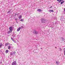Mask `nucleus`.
<instances>
[{
	"label": "nucleus",
	"instance_id": "nucleus-1",
	"mask_svg": "<svg viewBox=\"0 0 65 65\" xmlns=\"http://www.w3.org/2000/svg\"><path fill=\"white\" fill-rule=\"evenodd\" d=\"M41 21L42 23H44L46 22V20L44 18H42L41 19Z\"/></svg>",
	"mask_w": 65,
	"mask_h": 65
},
{
	"label": "nucleus",
	"instance_id": "nucleus-2",
	"mask_svg": "<svg viewBox=\"0 0 65 65\" xmlns=\"http://www.w3.org/2000/svg\"><path fill=\"white\" fill-rule=\"evenodd\" d=\"M17 62L14 61L12 63V65H16Z\"/></svg>",
	"mask_w": 65,
	"mask_h": 65
},
{
	"label": "nucleus",
	"instance_id": "nucleus-3",
	"mask_svg": "<svg viewBox=\"0 0 65 65\" xmlns=\"http://www.w3.org/2000/svg\"><path fill=\"white\" fill-rule=\"evenodd\" d=\"M33 33L34 34H38V31L35 30V31H34Z\"/></svg>",
	"mask_w": 65,
	"mask_h": 65
},
{
	"label": "nucleus",
	"instance_id": "nucleus-4",
	"mask_svg": "<svg viewBox=\"0 0 65 65\" xmlns=\"http://www.w3.org/2000/svg\"><path fill=\"white\" fill-rule=\"evenodd\" d=\"M9 29L10 31H11V32H12V27H10L9 28Z\"/></svg>",
	"mask_w": 65,
	"mask_h": 65
},
{
	"label": "nucleus",
	"instance_id": "nucleus-5",
	"mask_svg": "<svg viewBox=\"0 0 65 65\" xmlns=\"http://www.w3.org/2000/svg\"><path fill=\"white\" fill-rule=\"evenodd\" d=\"M57 0V1H58V2L59 3H60L61 2V1H64V0Z\"/></svg>",
	"mask_w": 65,
	"mask_h": 65
},
{
	"label": "nucleus",
	"instance_id": "nucleus-6",
	"mask_svg": "<svg viewBox=\"0 0 65 65\" xmlns=\"http://www.w3.org/2000/svg\"><path fill=\"white\" fill-rule=\"evenodd\" d=\"M20 29H21V27H19L17 29V31H19L20 30Z\"/></svg>",
	"mask_w": 65,
	"mask_h": 65
},
{
	"label": "nucleus",
	"instance_id": "nucleus-7",
	"mask_svg": "<svg viewBox=\"0 0 65 65\" xmlns=\"http://www.w3.org/2000/svg\"><path fill=\"white\" fill-rule=\"evenodd\" d=\"M56 63L58 65L59 64V62L58 61H56Z\"/></svg>",
	"mask_w": 65,
	"mask_h": 65
},
{
	"label": "nucleus",
	"instance_id": "nucleus-8",
	"mask_svg": "<svg viewBox=\"0 0 65 65\" xmlns=\"http://www.w3.org/2000/svg\"><path fill=\"white\" fill-rule=\"evenodd\" d=\"M11 32V31L9 30L8 31V34H10Z\"/></svg>",
	"mask_w": 65,
	"mask_h": 65
},
{
	"label": "nucleus",
	"instance_id": "nucleus-9",
	"mask_svg": "<svg viewBox=\"0 0 65 65\" xmlns=\"http://www.w3.org/2000/svg\"><path fill=\"white\" fill-rule=\"evenodd\" d=\"M9 44V43H6L5 44V46H7L8 45V44Z\"/></svg>",
	"mask_w": 65,
	"mask_h": 65
},
{
	"label": "nucleus",
	"instance_id": "nucleus-10",
	"mask_svg": "<svg viewBox=\"0 0 65 65\" xmlns=\"http://www.w3.org/2000/svg\"><path fill=\"white\" fill-rule=\"evenodd\" d=\"M37 11H38L39 12L41 11V10L40 9H39L37 10Z\"/></svg>",
	"mask_w": 65,
	"mask_h": 65
},
{
	"label": "nucleus",
	"instance_id": "nucleus-11",
	"mask_svg": "<svg viewBox=\"0 0 65 65\" xmlns=\"http://www.w3.org/2000/svg\"><path fill=\"white\" fill-rule=\"evenodd\" d=\"M22 16L21 15L19 17V18L20 19H21L22 18Z\"/></svg>",
	"mask_w": 65,
	"mask_h": 65
},
{
	"label": "nucleus",
	"instance_id": "nucleus-12",
	"mask_svg": "<svg viewBox=\"0 0 65 65\" xmlns=\"http://www.w3.org/2000/svg\"><path fill=\"white\" fill-rule=\"evenodd\" d=\"M2 43H0V48H1L2 47Z\"/></svg>",
	"mask_w": 65,
	"mask_h": 65
},
{
	"label": "nucleus",
	"instance_id": "nucleus-13",
	"mask_svg": "<svg viewBox=\"0 0 65 65\" xmlns=\"http://www.w3.org/2000/svg\"><path fill=\"white\" fill-rule=\"evenodd\" d=\"M64 2V1H63L62 2H61V4H63V3Z\"/></svg>",
	"mask_w": 65,
	"mask_h": 65
},
{
	"label": "nucleus",
	"instance_id": "nucleus-14",
	"mask_svg": "<svg viewBox=\"0 0 65 65\" xmlns=\"http://www.w3.org/2000/svg\"><path fill=\"white\" fill-rule=\"evenodd\" d=\"M49 11L50 12H54V11L53 10H49Z\"/></svg>",
	"mask_w": 65,
	"mask_h": 65
},
{
	"label": "nucleus",
	"instance_id": "nucleus-15",
	"mask_svg": "<svg viewBox=\"0 0 65 65\" xmlns=\"http://www.w3.org/2000/svg\"><path fill=\"white\" fill-rule=\"evenodd\" d=\"M8 50H7L6 51V53H8Z\"/></svg>",
	"mask_w": 65,
	"mask_h": 65
},
{
	"label": "nucleus",
	"instance_id": "nucleus-16",
	"mask_svg": "<svg viewBox=\"0 0 65 65\" xmlns=\"http://www.w3.org/2000/svg\"><path fill=\"white\" fill-rule=\"evenodd\" d=\"M63 51H64V56H65V49Z\"/></svg>",
	"mask_w": 65,
	"mask_h": 65
},
{
	"label": "nucleus",
	"instance_id": "nucleus-17",
	"mask_svg": "<svg viewBox=\"0 0 65 65\" xmlns=\"http://www.w3.org/2000/svg\"><path fill=\"white\" fill-rule=\"evenodd\" d=\"M15 54V52H14L13 53V55H14Z\"/></svg>",
	"mask_w": 65,
	"mask_h": 65
},
{
	"label": "nucleus",
	"instance_id": "nucleus-18",
	"mask_svg": "<svg viewBox=\"0 0 65 65\" xmlns=\"http://www.w3.org/2000/svg\"><path fill=\"white\" fill-rule=\"evenodd\" d=\"M8 49H10V46H8Z\"/></svg>",
	"mask_w": 65,
	"mask_h": 65
},
{
	"label": "nucleus",
	"instance_id": "nucleus-19",
	"mask_svg": "<svg viewBox=\"0 0 65 65\" xmlns=\"http://www.w3.org/2000/svg\"><path fill=\"white\" fill-rule=\"evenodd\" d=\"M12 54H12V52H11V53H10V55H11V56H12Z\"/></svg>",
	"mask_w": 65,
	"mask_h": 65
},
{
	"label": "nucleus",
	"instance_id": "nucleus-20",
	"mask_svg": "<svg viewBox=\"0 0 65 65\" xmlns=\"http://www.w3.org/2000/svg\"><path fill=\"white\" fill-rule=\"evenodd\" d=\"M22 22H23V19H21V20H20Z\"/></svg>",
	"mask_w": 65,
	"mask_h": 65
},
{
	"label": "nucleus",
	"instance_id": "nucleus-21",
	"mask_svg": "<svg viewBox=\"0 0 65 65\" xmlns=\"http://www.w3.org/2000/svg\"><path fill=\"white\" fill-rule=\"evenodd\" d=\"M11 39L12 40V41H14V40H13V38H11Z\"/></svg>",
	"mask_w": 65,
	"mask_h": 65
},
{
	"label": "nucleus",
	"instance_id": "nucleus-22",
	"mask_svg": "<svg viewBox=\"0 0 65 65\" xmlns=\"http://www.w3.org/2000/svg\"><path fill=\"white\" fill-rule=\"evenodd\" d=\"M59 48L60 49V51H61V50H61V48Z\"/></svg>",
	"mask_w": 65,
	"mask_h": 65
},
{
	"label": "nucleus",
	"instance_id": "nucleus-23",
	"mask_svg": "<svg viewBox=\"0 0 65 65\" xmlns=\"http://www.w3.org/2000/svg\"><path fill=\"white\" fill-rule=\"evenodd\" d=\"M64 11L65 12V8H64Z\"/></svg>",
	"mask_w": 65,
	"mask_h": 65
},
{
	"label": "nucleus",
	"instance_id": "nucleus-24",
	"mask_svg": "<svg viewBox=\"0 0 65 65\" xmlns=\"http://www.w3.org/2000/svg\"><path fill=\"white\" fill-rule=\"evenodd\" d=\"M14 42H15H15H16V41H14H14H13Z\"/></svg>",
	"mask_w": 65,
	"mask_h": 65
},
{
	"label": "nucleus",
	"instance_id": "nucleus-25",
	"mask_svg": "<svg viewBox=\"0 0 65 65\" xmlns=\"http://www.w3.org/2000/svg\"><path fill=\"white\" fill-rule=\"evenodd\" d=\"M52 6H51V7H50V8H52Z\"/></svg>",
	"mask_w": 65,
	"mask_h": 65
},
{
	"label": "nucleus",
	"instance_id": "nucleus-26",
	"mask_svg": "<svg viewBox=\"0 0 65 65\" xmlns=\"http://www.w3.org/2000/svg\"><path fill=\"white\" fill-rule=\"evenodd\" d=\"M15 20L16 21H17V19L16 18V19H15Z\"/></svg>",
	"mask_w": 65,
	"mask_h": 65
},
{
	"label": "nucleus",
	"instance_id": "nucleus-27",
	"mask_svg": "<svg viewBox=\"0 0 65 65\" xmlns=\"http://www.w3.org/2000/svg\"><path fill=\"white\" fill-rule=\"evenodd\" d=\"M21 28H24V27L23 26H21Z\"/></svg>",
	"mask_w": 65,
	"mask_h": 65
},
{
	"label": "nucleus",
	"instance_id": "nucleus-28",
	"mask_svg": "<svg viewBox=\"0 0 65 65\" xmlns=\"http://www.w3.org/2000/svg\"><path fill=\"white\" fill-rule=\"evenodd\" d=\"M9 12H10V11H8V13H9Z\"/></svg>",
	"mask_w": 65,
	"mask_h": 65
},
{
	"label": "nucleus",
	"instance_id": "nucleus-29",
	"mask_svg": "<svg viewBox=\"0 0 65 65\" xmlns=\"http://www.w3.org/2000/svg\"><path fill=\"white\" fill-rule=\"evenodd\" d=\"M0 64H2V62H0Z\"/></svg>",
	"mask_w": 65,
	"mask_h": 65
},
{
	"label": "nucleus",
	"instance_id": "nucleus-30",
	"mask_svg": "<svg viewBox=\"0 0 65 65\" xmlns=\"http://www.w3.org/2000/svg\"><path fill=\"white\" fill-rule=\"evenodd\" d=\"M55 47V48H57V47Z\"/></svg>",
	"mask_w": 65,
	"mask_h": 65
},
{
	"label": "nucleus",
	"instance_id": "nucleus-31",
	"mask_svg": "<svg viewBox=\"0 0 65 65\" xmlns=\"http://www.w3.org/2000/svg\"><path fill=\"white\" fill-rule=\"evenodd\" d=\"M41 49H42V48H41Z\"/></svg>",
	"mask_w": 65,
	"mask_h": 65
},
{
	"label": "nucleus",
	"instance_id": "nucleus-32",
	"mask_svg": "<svg viewBox=\"0 0 65 65\" xmlns=\"http://www.w3.org/2000/svg\"><path fill=\"white\" fill-rule=\"evenodd\" d=\"M64 49H65V48H64Z\"/></svg>",
	"mask_w": 65,
	"mask_h": 65
}]
</instances>
